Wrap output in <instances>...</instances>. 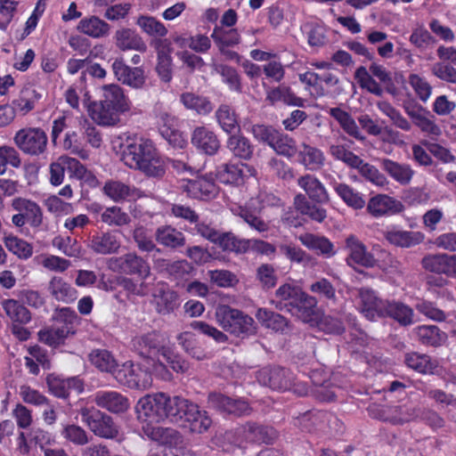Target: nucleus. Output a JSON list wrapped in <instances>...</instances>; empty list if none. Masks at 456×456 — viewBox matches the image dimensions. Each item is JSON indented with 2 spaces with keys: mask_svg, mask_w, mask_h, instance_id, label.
Instances as JSON below:
<instances>
[{
  "mask_svg": "<svg viewBox=\"0 0 456 456\" xmlns=\"http://www.w3.org/2000/svg\"><path fill=\"white\" fill-rule=\"evenodd\" d=\"M91 249L101 255L117 253L120 248V241L117 235L110 232L96 233L90 240Z\"/></svg>",
  "mask_w": 456,
  "mask_h": 456,
  "instance_id": "nucleus-38",
  "label": "nucleus"
},
{
  "mask_svg": "<svg viewBox=\"0 0 456 456\" xmlns=\"http://www.w3.org/2000/svg\"><path fill=\"white\" fill-rule=\"evenodd\" d=\"M333 189L339 198L348 207L354 209H362L365 206V200L362 194L344 183H334Z\"/></svg>",
  "mask_w": 456,
  "mask_h": 456,
  "instance_id": "nucleus-51",
  "label": "nucleus"
},
{
  "mask_svg": "<svg viewBox=\"0 0 456 456\" xmlns=\"http://www.w3.org/2000/svg\"><path fill=\"white\" fill-rule=\"evenodd\" d=\"M111 69L117 80L123 85L139 89L145 84L144 70L140 67L132 68L128 66L122 57L116 58L113 61Z\"/></svg>",
  "mask_w": 456,
  "mask_h": 456,
  "instance_id": "nucleus-17",
  "label": "nucleus"
},
{
  "mask_svg": "<svg viewBox=\"0 0 456 456\" xmlns=\"http://www.w3.org/2000/svg\"><path fill=\"white\" fill-rule=\"evenodd\" d=\"M141 29L151 37H164L167 34L165 25L155 17L141 15L136 21Z\"/></svg>",
  "mask_w": 456,
  "mask_h": 456,
  "instance_id": "nucleus-57",
  "label": "nucleus"
},
{
  "mask_svg": "<svg viewBox=\"0 0 456 456\" xmlns=\"http://www.w3.org/2000/svg\"><path fill=\"white\" fill-rule=\"evenodd\" d=\"M13 142L24 155L39 158L47 152L48 136L41 127L26 126L15 133Z\"/></svg>",
  "mask_w": 456,
  "mask_h": 456,
  "instance_id": "nucleus-6",
  "label": "nucleus"
},
{
  "mask_svg": "<svg viewBox=\"0 0 456 456\" xmlns=\"http://www.w3.org/2000/svg\"><path fill=\"white\" fill-rule=\"evenodd\" d=\"M0 305L12 323H28L31 321L30 311L18 300L4 299Z\"/></svg>",
  "mask_w": 456,
  "mask_h": 456,
  "instance_id": "nucleus-46",
  "label": "nucleus"
},
{
  "mask_svg": "<svg viewBox=\"0 0 456 456\" xmlns=\"http://www.w3.org/2000/svg\"><path fill=\"white\" fill-rule=\"evenodd\" d=\"M48 290L53 298L65 304H71L77 298V290L62 277L53 276Z\"/></svg>",
  "mask_w": 456,
  "mask_h": 456,
  "instance_id": "nucleus-36",
  "label": "nucleus"
},
{
  "mask_svg": "<svg viewBox=\"0 0 456 456\" xmlns=\"http://www.w3.org/2000/svg\"><path fill=\"white\" fill-rule=\"evenodd\" d=\"M103 193L114 202L134 200L139 198L140 191L118 180H109L102 187Z\"/></svg>",
  "mask_w": 456,
  "mask_h": 456,
  "instance_id": "nucleus-25",
  "label": "nucleus"
},
{
  "mask_svg": "<svg viewBox=\"0 0 456 456\" xmlns=\"http://www.w3.org/2000/svg\"><path fill=\"white\" fill-rule=\"evenodd\" d=\"M293 205L298 214L307 217L312 222L322 224L327 218V210L321 206L322 204L309 200L302 193H298L294 197Z\"/></svg>",
  "mask_w": 456,
  "mask_h": 456,
  "instance_id": "nucleus-22",
  "label": "nucleus"
},
{
  "mask_svg": "<svg viewBox=\"0 0 456 456\" xmlns=\"http://www.w3.org/2000/svg\"><path fill=\"white\" fill-rule=\"evenodd\" d=\"M271 304L277 310L286 311L305 323H313L319 319L317 298L289 283L276 289L275 298L271 300Z\"/></svg>",
  "mask_w": 456,
  "mask_h": 456,
  "instance_id": "nucleus-1",
  "label": "nucleus"
},
{
  "mask_svg": "<svg viewBox=\"0 0 456 456\" xmlns=\"http://www.w3.org/2000/svg\"><path fill=\"white\" fill-rule=\"evenodd\" d=\"M82 422L96 436L114 439L118 435V427L113 418L94 407H84L79 411Z\"/></svg>",
  "mask_w": 456,
  "mask_h": 456,
  "instance_id": "nucleus-8",
  "label": "nucleus"
},
{
  "mask_svg": "<svg viewBox=\"0 0 456 456\" xmlns=\"http://www.w3.org/2000/svg\"><path fill=\"white\" fill-rule=\"evenodd\" d=\"M156 241L170 248H177L184 246L185 236L183 233L171 225H162L156 229Z\"/></svg>",
  "mask_w": 456,
  "mask_h": 456,
  "instance_id": "nucleus-43",
  "label": "nucleus"
},
{
  "mask_svg": "<svg viewBox=\"0 0 456 456\" xmlns=\"http://www.w3.org/2000/svg\"><path fill=\"white\" fill-rule=\"evenodd\" d=\"M102 223L110 226H123L128 224L131 221L127 213L124 212L121 208L113 206L107 208L101 215Z\"/></svg>",
  "mask_w": 456,
  "mask_h": 456,
  "instance_id": "nucleus-60",
  "label": "nucleus"
},
{
  "mask_svg": "<svg viewBox=\"0 0 456 456\" xmlns=\"http://www.w3.org/2000/svg\"><path fill=\"white\" fill-rule=\"evenodd\" d=\"M12 208L25 216V219L33 228H38L43 223V212L40 206L30 200L17 197L12 201Z\"/></svg>",
  "mask_w": 456,
  "mask_h": 456,
  "instance_id": "nucleus-30",
  "label": "nucleus"
},
{
  "mask_svg": "<svg viewBox=\"0 0 456 456\" xmlns=\"http://www.w3.org/2000/svg\"><path fill=\"white\" fill-rule=\"evenodd\" d=\"M130 110V101L123 88L117 84L102 86V99L89 106L91 118L99 125L111 126L119 119V115Z\"/></svg>",
  "mask_w": 456,
  "mask_h": 456,
  "instance_id": "nucleus-4",
  "label": "nucleus"
},
{
  "mask_svg": "<svg viewBox=\"0 0 456 456\" xmlns=\"http://www.w3.org/2000/svg\"><path fill=\"white\" fill-rule=\"evenodd\" d=\"M329 152L334 159L342 161L351 168L361 163V158L349 151L345 145L332 144L330 146Z\"/></svg>",
  "mask_w": 456,
  "mask_h": 456,
  "instance_id": "nucleus-62",
  "label": "nucleus"
},
{
  "mask_svg": "<svg viewBox=\"0 0 456 456\" xmlns=\"http://www.w3.org/2000/svg\"><path fill=\"white\" fill-rule=\"evenodd\" d=\"M354 78L361 88L366 89L368 92L378 96L382 94L383 90L379 84L377 83L372 76L369 74L364 66H360L356 69Z\"/></svg>",
  "mask_w": 456,
  "mask_h": 456,
  "instance_id": "nucleus-64",
  "label": "nucleus"
},
{
  "mask_svg": "<svg viewBox=\"0 0 456 456\" xmlns=\"http://www.w3.org/2000/svg\"><path fill=\"white\" fill-rule=\"evenodd\" d=\"M298 240L302 245L319 256L330 258L336 254L334 244L326 236L305 232Z\"/></svg>",
  "mask_w": 456,
  "mask_h": 456,
  "instance_id": "nucleus-29",
  "label": "nucleus"
},
{
  "mask_svg": "<svg viewBox=\"0 0 456 456\" xmlns=\"http://www.w3.org/2000/svg\"><path fill=\"white\" fill-rule=\"evenodd\" d=\"M215 69L221 76L222 81L227 85L230 91L242 92L241 77L235 68L221 63L216 65Z\"/></svg>",
  "mask_w": 456,
  "mask_h": 456,
  "instance_id": "nucleus-53",
  "label": "nucleus"
},
{
  "mask_svg": "<svg viewBox=\"0 0 456 456\" xmlns=\"http://www.w3.org/2000/svg\"><path fill=\"white\" fill-rule=\"evenodd\" d=\"M216 317L225 331L236 337H248L256 331L255 321L251 316L229 305L219 306Z\"/></svg>",
  "mask_w": 456,
  "mask_h": 456,
  "instance_id": "nucleus-5",
  "label": "nucleus"
},
{
  "mask_svg": "<svg viewBox=\"0 0 456 456\" xmlns=\"http://www.w3.org/2000/svg\"><path fill=\"white\" fill-rule=\"evenodd\" d=\"M403 109L406 114L411 118V121L417 126L423 133L434 136H439L442 134L441 128L433 120L434 116L424 109L420 104L417 103L414 100L405 101Z\"/></svg>",
  "mask_w": 456,
  "mask_h": 456,
  "instance_id": "nucleus-14",
  "label": "nucleus"
},
{
  "mask_svg": "<svg viewBox=\"0 0 456 456\" xmlns=\"http://www.w3.org/2000/svg\"><path fill=\"white\" fill-rule=\"evenodd\" d=\"M19 168L21 165V159L18 151L9 145L0 146V175L6 173L7 166Z\"/></svg>",
  "mask_w": 456,
  "mask_h": 456,
  "instance_id": "nucleus-61",
  "label": "nucleus"
},
{
  "mask_svg": "<svg viewBox=\"0 0 456 456\" xmlns=\"http://www.w3.org/2000/svg\"><path fill=\"white\" fill-rule=\"evenodd\" d=\"M162 267L167 278L175 281L177 286L188 281L195 271L191 264L186 260H163Z\"/></svg>",
  "mask_w": 456,
  "mask_h": 456,
  "instance_id": "nucleus-33",
  "label": "nucleus"
},
{
  "mask_svg": "<svg viewBox=\"0 0 456 456\" xmlns=\"http://www.w3.org/2000/svg\"><path fill=\"white\" fill-rule=\"evenodd\" d=\"M255 317L263 328L275 333L285 334L290 330V321L282 314L269 308H258Z\"/></svg>",
  "mask_w": 456,
  "mask_h": 456,
  "instance_id": "nucleus-20",
  "label": "nucleus"
},
{
  "mask_svg": "<svg viewBox=\"0 0 456 456\" xmlns=\"http://www.w3.org/2000/svg\"><path fill=\"white\" fill-rule=\"evenodd\" d=\"M114 379L123 387L144 390L151 387V372H112Z\"/></svg>",
  "mask_w": 456,
  "mask_h": 456,
  "instance_id": "nucleus-37",
  "label": "nucleus"
},
{
  "mask_svg": "<svg viewBox=\"0 0 456 456\" xmlns=\"http://www.w3.org/2000/svg\"><path fill=\"white\" fill-rule=\"evenodd\" d=\"M262 210L255 198H250L244 206L239 207L238 216L242 218L252 229L259 232H267L268 224L260 217Z\"/></svg>",
  "mask_w": 456,
  "mask_h": 456,
  "instance_id": "nucleus-26",
  "label": "nucleus"
},
{
  "mask_svg": "<svg viewBox=\"0 0 456 456\" xmlns=\"http://www.w3.org/2000/svg\"><path fill=\"white\" fill-rule=\"evenodd\" d=\"M109 267L116 273L134 277L142 281H144L151 274V265L148 260L135 252L110 258Z\"/></svg>",
  "mask_w": 456,
  "mask_h": 456,
  "instance_id": "nucleus-9",
  "label": "nucleus"
},
{
  "mask_svg": "<svg viewBox=\"0 0 456 456\" xmlns=\"http://www.w3.org/2000/svg\"><path fill=\"white\" fill-rule=\"evenodd\" d=\"M177 419L173 423L181 424L188 428L191 432L202 434L206 432L212 424V419L207 411H200L199 406L194 403L181 397L177 412L175 416Z\"/></svg>",
  "mask_w": 456,
  "mask_h": 456,
  "instance_id": "nucleus-7",
  "label": "nucleus"
},
{
  "mask_svg": "<svg viewBox=\"0 0 456 456\" xmlns=\"http://www.w3.org/2000/svg\"><path fill=\"white\" fill-rule=\"evenodd\" d=\"M329 113L334 119L338 122L342 129L346 134L358 140L363 139V136L361 135L356 122L347 111L342 110L339 107H335L331 108Z\"/></svg>",
  "mask_w": 456,
  "mask_h": 456,
  "instance_id": "nucleus-52",
  "label": "nucleus"
},
{
  "mask_svg": "<svg viewBox=\"0 0 456 456\" xmlns=\"http://www.w3.org/2000/svg\"><path fill=\"white\" fill-rule=\"evenodd\" d=\"M309 290L315 294L320 300L326 302H337V291L332 282L327 278H320L314 281Z\"/></svg>",
  "mask_w": 456,
  "mask_h": 456,
  "instance_id": "nucleus-56",
  "label": "nucleus"
},
{
  "mask_svg": "<svg viewBox=\"0 0 456 456\" xmlns=\"http://www.w3.org/2000/svg\"><path fill=\"white\" fill-rule=\"evenodd\" d=\"M94 403L97 406L104 408L113 413L125 412L130 405L126 396L115 391L96 393Z\"/></svg>",
  "mask_w": 456,
  "mask_h": 456,
  "instance_id": "nucleus-32",
  "label": "nucleus"
},
{
  "mask_svg": "<svg viewBox=\"0 0 456 456\" xmlns=\"http://www.w3.org/2000/svg\"><path fill=\"white\" fill-rule=\"evenodd\" d=\"M152 304L158 314L167 315L180 306L178 293L167 282H158L152 292Z\"/></svg>",
  "mask_w": 456,
  "mask_h": 456,
  "instance_id": "nucleus-16",
  "label": "nucleus"
},
{
  "mask_svg": "<svg viewBox=\"0 0 456 456\" xmlns=\"http://www.w3.org/2000/svg\"><path fill=\"white\" fill-rule=\"evenodd\" d=\"M68 334V327L62 326L61 328H50L42 330L38 332V338L39 340L44 344L52 347H57L58 346L64 343Z\"/></svg>",
  "mask_w": 456,
  "mask_h": 456,
  "instance_id": "nucleus-58",
  "label": "nucleus"
},
{
  "mask_svg": "<svg viewBox=\"0 0 456 456\" xmlns=\"http://www.w3.org/2000/svg\"><path fill=\"white\" fill-rule=\"evenodd\" d=\"M266 101L274 105L277 102H283L289 106L304 107L305 99L298 97L292 89L285 85H280L275 87H269L266 90Z\"/></svg>",
  "mask_w": 456,
  "mask_h": 456,
  "instance_id": "nucleus-34",
  "label": "nucleus"
},
{
  "mask_svg": "<svg viewBox=\"0 0 456 456\" xmlns=\"http://www.w3.org/2000/svg\"><path fill=\"white\" fill-rule=\"evenodd\" d=\"M248 243L245 239L238 238L232 232H220L214 244L218 246L224 252L244 254V246Z\"/></svg>",
  "mask_w": 456,
  "mask_h": 456,
  "instance_id": "nucleus-50",
  "label": "nucleus"
},
{
  "mask_svg": "<svg viewBox=\"0 0 456 456\" xmlns=\"http://www.w3.org/2000/svg\"><path fill=\"white\" fill-rule=\"evenodd\" d=\"M415 339L424 346L440 347L447 340V334L436 325H419L412 330Z\"/></svg>",
  "mask_w": 456,
  "mask_h": 456,
  "instance_id": "nucleus-23",
  "label": "nucleus"
},
{
  "mask_svg": "<svg viewBox=\"0 0 456 456\" xmlns=\"http://www.w3.org/2000/svg\"><path fill=\"white\" fill-rule=\"evenodd\" d=\"M4 241L7 249L20 259L27 260L33 255V246L17 236H5Z\"/></svg>",
  "mask_w": 456,
  "mask_h": 456,
  "instance_id": "nucleus-54",
  "label": "nucleus"
},
{
  "mask_svg": "<svg viewBox=\"0 0 456 456\" xmlns=\"http://www.w3.org/2000/svg\"><path fill=\"white\" fill-rule=\"evenodd\" d=\"M269 146L273 149L277 154L288 158L293 157L297 152L296 141L279 130Z\"/></svg>",
  "mask_w": 456,
  "mask_h": 456,
  "instance_id": "nucleus-55",
  "label": "nucleus"
},
{
  "mask_svg": "<svg viewBox=\"0 0 456 456\" xmlns=\"http://www.w3.org/2000/svg\"><path fill=\"white\" fill-rule=\"evenodd\" d=\"M212 174L184 180L181 185L188 197L200 200H210L219 193V187L215 183Z\"/></svg>",
  "mask_w": 456,
  "mask_h": 456,
  "instance_id": "nucleus-12",
  "label": "nucleus"
},
{
  "mask_svg": "<svg viewBox=\"0 0 456 456\" xmlns=\"http://www.w3.org/2000/svg\"><path fill=\"white\" fill-rule=\"evenodd\" d=\"M114 40L116 46L123 52L135 50L143 53L147 50V45L142 37L134 29L129 28H121L116 30Z\"/></svg>",
  "mask_w": 456,
  "mask_h": 456,
  "instance_id": "nucleus-28",
  "label": "nucleus"
},
{
  "mask_svg": "<svg viewBox=\"0 0 456 456\" xmlns=\"http://www.w3.org/2000/svg\"><path fill=\"white\" fill-rule=\"evenodd\" d=\"M180 102L185 109L192 110L200 116H208L214 110V105L209 98L194 93H183L180 95Z\"/></svg>",
  "mask_w": 456,
  "mask_h": 456,
  "instance_id": "nucleus-42",
  "label": "nucleus"
},
{
  "mask_svg": "<svg viewBox=\"0 0 456 456\" xmlns=\"http://www.w3.org/2000/svg\"><path fill=\"white\" fill-rule=\"evenodd\" d=\"M208 403L215 410L235 417L248 416L252 412L247 401L232 399L219 393H210Z\"/></svg>",
  "mask_w": 456,
  "mask_h": 456,
  "instance_id": "nucleus-15",
  "label": "nucleus"
},
{
  "mask_svg": "<svg viewBox=\"0 0 456 456\" xmlns=\"http://www.w3.org/2000/svg\"><path fill=\"white\" fill-rule=\"evenodd\" d=\"M258 382L273 390H292L298 395H305L308 387L305 382H296L293 372H256Z\"/></svg>",
  "mask_w": 456,
  "mask_h": 456,
  "instance_id": "nucleus-10",
  "label": "nucleus"
},
{
  "mask_svg": "<svg viewBox=\"0 0 456 456\" xmlns=\"http://www.w3.org/2000/svg\"><path fill=\"white\" fill-rule=\"evenodd\" d=\"M245 169L248 172H255V169L243 163H224L216 167L215 170V178L224 184L232 186H240L246 180Z\"/></svg>",
  "mask_w": 456,
  "mask_h": 456,
  "instance_id": "nucleus-19",
  "label": "nucleus"
},
{
  "mask_svg": "<svg viewBox=\"0 0 456 456\" xmlns=\"http://www.w3.org/2000/svg\"><path fill=\"white\" fill-rule=\"evenodd\" d=\"M235 435L237 436L236 443L239 446H241L243 442L256 444H272L277 436L276 431L273 428L252 421H248L238 428L235 430Z\"/></svg>",
  "mask_w": 456,
  "mask_h": 456,
  "instance_id": "nucleus-11",
  "label": "nucleus"
},
{
  "mask_svg": "<svg viewBox=\"0 0 456 456\" xmlns=\"http://www.w3.org/2000/svg\"><path fill=\"white\" fill-rule=\"evenodd\" d=\"M215 118L226 134L240 131V116L231 104H220L215 112Z\"/></svg>",
  "mask_w": 456,
  "mask_h": 456,
  "instance_id": "nucleus-27",
  "label": "nucleus"
},
{
  "mask_svg": "<svg viewBox=\"0 0 456 456\" xmlns=\"http://www.w3.org/2000/svg\"><path fill=\"white\" fill-rule=\"evenodd\" d=\"M297 185L304 190L308 200L318 204H328L330 194L324 184L314 175L306 174L297 179Z\"/></svg>",
  "mask_w": 456,
  "mask_h": 456,
  "instance_id": "nucleus-21",
  "label": "nucleus"
},
{
  "mask_svg": "<svg viewBox=\"0 0 456 456\" xmlns=\"http://www.w3.org/2000/svg\"><path fill=\"white\" fill-rule=\"evenodd\" d=\"M133 239L141 252L151 253L154 250L159 251L153 241L151 232L142 225L134 228Z\"/></svg>",
  "mask_w": 456,
  "mask_h": 456,
  "instance_id": "nucleus-59",
  "label": "nucleus"
},
{
  "mask_svg": "<svg viewBox=\"0 0 456 456\" xmlns=\"http://www.w3.org/2000/svg\"><path fill=\"white\" fill-rule=\"evenodd\" d=\"M359 310L370 321L377 319L378 308L381 302L375 291L369 288L358 289Z\"/></svg>",
  "mask_w": 456,
  "mask_h": 456,
  "instance_id": "nucleus-41",
  "label": "nucleus"
},
{
  "mask_svg": "<svg viewBox=\"0 0 456 456\" xmlns=\"http://www.w3.org/2000/svg\"><path fill=\"white\" fill-rule=\"evenodd\" d=\"M144 435L152 441H156L161 444L168 446H178L183 444L182 435L175 429L171 428L144 427Z\"/></svg>",
  "mask_w": 456,
  "mask_h": 456,
  "instance_id": "nucleus-35",
  "label": "nucleus"
},
{
  "mask_svg": "<svg viewBox=\"0 0 456 456\" xmlns=\"http://www.w3.org/2000/svg\"><path fill=\"white\" fill-rule=\"evenodd\" d=\"M110 26L97 16H90L80 20L77 30L93 38H101L109 35Z\"/></svg>",
  "mask_w": 456,
  "mask_h": 456,
  "instance_id": "nucleus-45",
  "label": "nucleus"
},
{
  "mask_svg": "<svg viewBox=\"0 0 456 456\" xmlns=\"http://www.w3.org/2000/svg\"><path fill=\"white\" fill-rule=\"evenodd\" d=\"M330 372H311L309 379L315 386V395L322 401H332L336 395L334 386L330 381Z\"/></svg>",
  "mask_w": 456,
  "mask_h": 456,
  "instance_id": "nucleus-47",
  "label": "nucleus"
},
{
  "mask_svg": "<svg viewBox=\"0 0 456 456\" xmlns=\"http://www.w3.org/2000/svg\"><path fill=\"white\" fill-rule=\"evenodd\" d=\"M226 147L234 158L240 160L248 161L254 156L255 146L241 131L229 134Z\"/></svg>",
  "mask_w": 456,
  "mask_h": 456,
  "instance_id": "nucleus-24",
  "label": "nucleus"
},
{
  "mask_svg": "<svg viewBox=\"0 0 456 456\" xmlns=\"http://www.w3.org/2000/svg\"><path fill=\"white\" fill-rule=\"evenodd\" d=\"M406 367L413 370H434L438 367V361L427 354L410 352L403 360Z\"/></svg>",
  "mask_w": 456,
  "mask_h": 456,
  "instance_id": "nucleus-49",
  "label": "nucleus"
},
{
  "mask_svg": "<svg viewBox=\"0 0 456 456\" xmlns=\"http://www.w3.org/2000/svg\"><path fill=\"white\" fill-rule=\"evenodd\" d=\"M345 248L348 251L346 259L348 265H357L366 268L375 265L374 256L367 250V247L355 235L351 234L346 239Z\"/></svg>",
  "mask_w": 456,
  "mask_h": 456,
  "instance_id": "nucleus-18",
  "label": "nucleus"
},
{
  "mask_svg": "<svg viewBox=\"0 0 456 456\" xmlns=\"http://www.w3.org/2000/svg\"><path fill=\"white\" fill-rule=\"evenodd\" d=\"M300 148L297 154L298 161L305 169L314 172L325 166L326 158L321 149L305 142H302Z\"/></svg>",
  "mask_w": 456,
  "mask_h": 456,
  "instance_id": "nucleus-31",
  "label": "nucleus"
},
{
  "mask_svg": "<svg viewBox=\"0 0 456 456\" xmlns=\"http://www.w3.org/2000/svg\"><path fill=\"white\" fill-rule=\"evenodd\" d=\"M121 159L128 167L140 170L148 176L159 177L165 174L163 162L150 139L139 137L128 141Z\"/></svg>",
  "mask_w": 456,
  "mask_h": 456,
  "instance_id": "nucleus-3",
  "label": "nucleus"
},
{
  "mask_svg": "<svg viewBox=\"0 0 456 456\" xmlns=\"http://www.w3.org/2000/svg\"><path fill=\"white\" fill-rule=\"evenodd\" d=\"M160 336L158 332L152 331L147 334L136 337L134 340V346L139 352V354L145 358H151L158 354L159 352L162 353Z\"/></svg>",
  "mask_w": 456,
  "mask_h": 456,
  "instance_id": "nucleus-39",
  "label": "nucleus"
},
{
  "mask_svg": "<svg viewBox=\"0 0 456 456\" xmlns=\"http://www.w3.org/2000/svg\"><path fill=\"white\" fill-rule=\"evenodd\" d=\"M191 143L196 151L207 156H215L221 148L216 132L206 125L195 126L191 133Z\"/></svg>",
  "mask_w": 456,
  "mask_h": 456,
  "instance_id": "nucleus-13",
  "label": "nucleus"
},
{
  "mask_svg": "<svg viewBox=\"0 0 456 456\" xmlns=\"http://www.w3.org/2000/svg\"><path fill=\"white\" fill-rule=\"evenodd\" d=\"M210 37L218 49L233 47L240 43L241 37L237 28H227L216 25Z\"/></svg>",
  "mask_w": 456,
  "mask_h": 456,
  "instance_id": "nucleus-48",
  "label": "nucleus"
},
{
  "mask_svg": "<svg viewBox=\"0 0 456 456\" xmlns=\"http://www.w3.org/2000/svg\"><path fill=\"white\" fill-rule=\"evenodd\" d=\"M181 396H170L165 393L148 394L140 398L135 405L136 418L144 427H156L167 419L173 423Z\"/></svg>",
  "mask_w": 456,
  "mask_h": 456,
  "instance_id": "nucleus-2",
  "label": "nucleus"
},
{
  "mask_svg": "<svg viewBox=\"0 0 456 456\" xmlns=\"http://www.w3.org/2000/svg\"><path fill=\"white\" fill-rule=\"evenodd\" d=\"M89 359L98 370H114L118 366L113 355L108 350H94L89 354Z\"/></svg>",
  "mask_w": 456,
  "mask_h": 456,
  "instance_id": "nucleus-63",
  "label": "nucleus"
},
{
  "mask_svg": "<svg viewBox=\"0 0 456 456\" xmlns=\"http://www.w3.org/2000/svg\"><path fill=\"white\" fill-rule=\"evenodd\" d=\"M368 212L374 217L386 215H394L399 211L398 204L395 199L385 194L371 197L367 205Z\"/></svg>",
  "mask_w": 456,
  "mask_h": 456,
  "instance_id": "nucleus-40",
  "label": "nucleus"
},
{
  "mask_svg": "<svg viewBox=\"0 0 456 456\" xmlns=\"http://www.w3.org/2000/svg\"><path fill=\"white\" fill-rule=\"evenodd\" d=\"M41 95L32 88H23L19 95L14 98L11 106L15 110V115L25 116L35 109L36 103Z\"/></svg>",
  "mask_w": 456,
  "mask_h": 456,
  "instance_id": "nucleus-44",
  "label": "nucleus"
}]
</instances>
